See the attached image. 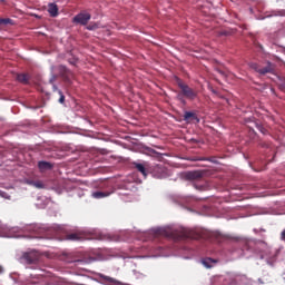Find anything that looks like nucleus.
Returning a JSON list of instances; mask_svg holds the SVG:
<instances>
[{
  "label": "nucleus",
  "instance_id": "f257e3e1",
  "mask_svg": "<svg viewBox=\"0 0 285 285\" xmlns=\"http://www.w3.org/2000/svg\"><path fill=\"white\" fill-rule=\"evenodd\" d=\"M156 235H163L164 237H173L174 239H176V242H181L184 239H197V236H195V232L186 228L173 232L165 228H159L156 230Z\"/></svg>",
  "mask_w": 285,
  "mask_h": 285
},
{
  "label": "nucleus",
  "instance_id": "f03ea898",
  "mask_svg": "<svg viewBox=\"0 0 285 285\" xmlns=\"http://www.w3.org/2000/svg\"><path fill=\"white\" fill-rule=\"evenodd\" d=\"M177 86L180 89L177 99H179L184 106H186V99H189V101H195V99H197V90L190 88V86L184 83V81L179 79L177 80ZM184 97L186 99H184Z\"/></svg>",
  "mask_w": 285,
  "mask_h": 285
},
{
  "label": "nucleus",
  "instance_id": "7ed1b4c3",
  "mask_svg": "<svg viewBox=\"0 0 285 285\" xmlns=\"http://www.w3.org/2000/svg\"><path fill=\"white\" fill-rule=\"evenodd\" d=\"M41 255L37 250L26 252L20 257L21 264H27L28 266L32 264H39Z\"/></svg>",
  "mask_w": 285,
  "mask_h": 285
},
{
  "label": "nucleus",
  "instance_id": "20e7f679",
  "mask_svg": "<svg viewBox=\"0 0 285 285\" xmlns=\"http://www.w3.org/2000/svg\"><path fill=\"white\" fill-rule=\"evenodd\" d=\"M252 70L258 72V75H275V63L267 62L265 67L257 63H250Z\"/></svg>",
  "mask_w": 285,
  "mask_h": 285
},
{
  "label": "nucleus",
  "instance_id": "39448f33",
  "mask_svg": "<svg viewBox=\"0 0 285 285\" xmlns=\"http://www.w3.org/2000/svg\"><path fill=\"white\" fill-rule=\"evenodd\" d=\"M151 175H153V177H155V179H166V177H168V173L166 171V167L160 166V165H156L153 168Z\"/></svg>",
  "mask_w": 285,
  "mask_h": 285
},
{
  "label": "nucleus",
  "instance_id": "423d86ee",
  "mask_svg": "<svg viewBox=\"0 0 285 285\" xmlns=\"http://www.w3.org/2000/svg\"><path fill=\"white\" fill-rule=\"evenodd\" d=\"M90 13H78L73 17V23H80V26H88V21H90Z\"/></svg>",
  "mask_w": 285,
  "mask_h": 285
},
{
  "label": "nucleus",
  "instance_id": "0eeeda50",
  "mask_svg": "<svg viewBox=\"0 0 285 285\" xmlns=\"http://www.w3.org/2000/svg\"><path fill=\"white\" fill-rule=\"evenodd\" d=\"M202 177H204V174L199 170L187 171L185 174V178L188 181H199V179H202Z\"/></svg>",
  "mask_w": 285,
  "mask_h": 285
},
{
  "label": "nucleus",
  "instance_id": "6e6552de",
  "mask_svg": "<svg viewBox=\"0 0 285 285\" xmlns=\"http://www.w3.org/2000/svg\"><path fill=\"white\" fill-rule=\"evenodd\" d=\"M65 239H67L69 242H79V240L83 239V234H81L80 232L66 234Z\"/></svg>",
  "mask_w": 285,
  "mask_h": 285
},
{
  "label": "nucleus",
  "instance_id": "1a4fd4ad",
  "mask_svg": "<svg viewBox=\"0 0 285 285\" xmlns=\"http://www.w3.org/2000/svg\"><path fill=\"white\" fill-rule=\"evenodd\" d=\"M48 12L50 17H59V7L51 2L48 4Z\"/></svg>",
  "mask_w": 285,
  "mask_h": 285
},
{
  "label": "nucleus",
  "instance_id": "9d476101",
  "mask_svg": "<svg viewBox=\"0 0 285 285\" xmlns=\"http://www.w3.org/2000/svg\"><path fill=\"white\" fill-rule=\"evenodd\" d=\"M197 121L199 124V118H197V115L193 111H186L184 115V121L190 122V121Z\"/></svg>",
  "mask_w": 285,
  "mask_h": 285
},
{
  "label": "nucleus",
  "instance_id": "9b49d317",
  "mask_svg": "<svg viewBox=\"0 0 285 285\" xmlns=\"http://www.w3.org/2000/svg\"><path fill=\"white\" fill-rule=\"evenodd\" d=\"M38 168L40 173H46V170H52V164H50L49 161H39Z\"/></svg>",
  "mask_w": 285,
  "mask_h": 285
},
{
  "label": "nucleus",
  "instance_id": "f8f14e48",
  "mask_svg": "<svg viewBox=\"0 0 285 285\" xmlns=\"http://www.w3.org/2000/svg\"><path fill=\"white\" fill-rule=\"evenodd\" d=\"M110 195H112L110 191H94L91 197H94V199H104L106 197H110Z\"/></svg>",
  "mask_w": 285,
  "mask_h": 285
},
{
  "label": "nucleus",
  "instance_id": "ddd939ff",
  "mask_svg": "<svg viewBox=\"0 0 285 285\" xmlns=\"http://www.w3.org/2000/svg\"><path fill=\"white\" fill-rule=\"evenodd\" d=\"M17 80L20 83L28 85L29 81H30V76L28 73H20V75L17 76Z\"/></svg>",
  "mask_w": 285,
  "mask_h": 285
},
{
  "label": "nucleus",
  "instance_id": "4468645a",
  "mask_svg": "<svg viewBox=\"0 0 285 285\" xmlns=\"http://www.w3.org/2000/svg\"><path fill=\"white\" fill-rule=\"evenodd\" d=\"M134 166L138 170V173H141L144 177L148 176V173L146 171V166H144V164L135 163Z\"/></svg>",
  "mask_w": 285,
  "mask_h": 285
},
{
  "label": "nucleus",
  "instance_id": "2eb2a0df",
  "mask_svg": "<svg viewBox=\"0 0 285 285\" xmlns=\"http://www.w3.org/2000/svg\"><path fill=\"white\" fill-rule=\"evenodd\" d=\"M215 261L213 258H205L203 261V265L206 267V268H213V265Z\"/></svg>",
  "mask_w": 285,
  "mask_h": 285
},
{
  "label": "nucleus",
  "instance_id": "dca6fc26",
  "mask_svg": "<svg viewBox=\"0 0 285 285\" xmlns=\"http://www.w3.org/2000/svg\"><path fill=\"white\" fill-rule=\"evenodd\" d=\"M12 23V19L10 18H0V26H8Z\"/></svg>",
  "mask_w": 285,
  "mask_h": 285
},
{
  "label": "nucleus",
  "instance_id": "f3484780",
  "mask_svg": "<svg viewBox=\"0 0 285 285\" xmlns=\"http://www.w3.org/2000/svg\"><path fill=\"white\" fill-rule=\"evenodd\" d=\"M58 95H60L59 104H63L66 101V96H63V92L61 90H58Z\"/></svg>",
  "mask_w": 285,
  "mask_h": 285
},
{
  "label": "nucleus",
  "instance_id": "a211bd4d",
  "mask_svg": "<svg viewBox=\"0 0 285 285\" xmlns=\"http://www.w3.org/2000/svg\"><path fill=\"white\" fill-rule=\"evenodd\" d=\"M32 186H35L36 188H43V183H41L40 180L33 181Z\"/></svg>",
  "mask_w": 285,
  "mask_h": 285
},
{
  "label": "nucleus",
  "instance_id": "6ab92c4d",
  "mask_svg": "<svg viewBox=\"0 0 285 285\" xmlns=\"http://www.w3.org/2000/svg\"><path fill=\"white\" fill-rule=\"evenodd\" d=\"M257 128H258L259 132H262L263 135H266L267 130H266V128H264V126L257 125Z\"/></svg>",
  "mask_w": 285,
  "mask_h": 285
},
{
  "label": "nucleus",
  "instance_id": "aec40b11",
  "mask_svg": "<svg viewBox=\"0 0 285 285\" xmlns=\"http://www.w3.org/2000/svg\"><path fill=\"white\" fill-rule=\"evenodd\" d=\"M0 197H3L4 199H10V195L6 191H0Z\"/></svg>",
  "mask_w": 285,
  "mask_h": 285
},
{
  "label": "nucleus",
  "instance_id": "412c9836",
  "mask_svg": "<svg viewBox=\"0 0 285 285\" xmlns=\"http://www.w3.org/2000/svg\"><path fill=\"white\" fill-rule=\"evenodd\" d=\"M259 146H262V148H268L269 145L267 142H261Z\"/></svg>",
  "mask_w": 285,
  "mask_h": 285
},
{
  "label": "nucleus",
  "instance_id": "4be33fe9",
  "mask_svg": "<svg viewBox=\"0 0 285 285\" xmlns=\"http://www.w3.org/2000/svg\"><path fill=\"white\" fill-rule=\"evenodd\" d=\"M69 63H71V66H77V59L69 60Z\"/></svg>",
  "mask_w": 285,
  "mask_h": 285
},
{
  "label": "nucleus",
  "instance_id": "5701e85b",
  "mask_svg": "<svg viewBox=\"0 0 285 285\" xmlns=\"http://www.w3.org/2000/svg\"><path fill=\"white\" fill-rule=\"evenodd\" d=\"M281 239H285V229L282 232V234H281Z\"/></svg>",
  "mask_w": 285,
  "mask_h": 285
},
{
  "label": "nucleus",
  "instance_id": "b1692460",
  "mask_svg": "<svg viewBox=\"0 0 285 285\" xmlns=\"http://www.w3.org/2000/svg\"><path fill=\"white\" fill-rule=\"evenodd\" d=\"M105 279H106L107 282H112V278H111V277H108V276H105Z\"/></svg>",
  "mask_w": 285,
  "mask_h": 285
},
{
  "label": "nucleus",
  "instance_id": "393cba45",
  "mask_svg": "<svg viewBox=\"0 0 285 285\" xmlns=\"http://www.w3.org/2000/svg\"><path fill=\"white\" fill-rule=\"evenodd\" d=\"M0 273H1V267H0Z\"/></svg>",
  "mask_w": 285,
  "mask_h": 285
}]
</instances>
